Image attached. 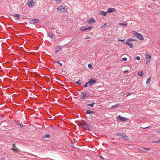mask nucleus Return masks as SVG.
<instances>
[{"label":"nucleus","mask_w":160,"mask_h":160,"mask_svg":"<svg viewBox=\"0 0 160 160\" xmlns=\"http://www.w3.org/2000/svg\"><path fill=\"white\" fill-rule=\"evenodd\" d=\"M127 41H128L127 42H131L133 41H137V40L136 39H133L132 38H131L128 39Z\"/></svg>","instance_id":"20"},{"label":"nucleus","mask_w":160,"mask_h":160,"mask_svg":"<svg viewBox=\"0 0 160 160\" xmlns=\"http://www.w3.org/2000/svg\"><path fill=\"white\" fill-rule=\"evenodd\" d=\"M160 142V140L158 141H157V142Z\"/></svg>","instance_id":"45"},{"label":"nucleus","mask_w":160,"mask_h":160,"mask_svg":"<svg viewBox=\"0 0 160 160\" xmlns=\"http://www.w3.org/2000/svg\"><path fill=\"white\" fill-rule=\"evenodd\" d=\"M79 126L82 127V128L87 129L88 130H89V124L87 123L86 122L82 121V123L81 125Z\"/></svg>","instance_id":"2"},{"label":"nucleus","mask_w":160,"mask_h":160,"mask_svg":"<svg viewBox=\"0 0 160 160\" xmlns=\"http://www.w3.org/2000/svg\"><path fill=\"white\" fill-rule=\"evenodd\" d=\"M127 24L126 22H121V27L122 26L123 28L127 27Z\"/></svg>","instance_id":"18"},{"label":"nucleus","mask_w":160,"mask_h":160,"mask_svg":"<svg viewBox=\"0 0 160 160\" xmlns=\"http://www.w3.org/2000/svg\"><path fill=\"white\" fill-rule=\"evenodd\" d=\"M86 92H82V96L80 98L81 99H85L86 97H87V96L86 95Z\"/></svg>","instance_id":"11"},{"label":"nucleus","mask_w":160,"mask_h":160,"mask_svg":"<svg viewBox=\"0 0 160 160\" xmlns=\"http://www.w3.org/2000/svg\"><path fill=\"white\" fill-rule=\"evenodd\" d=\"M131 95V93L130 92H128L127 94V96H129V95Z\"/></svg>","instance_id":"43"},{"label":"nucleus","mask_w":160,"mask_h":160,"mask_svg":"<svg viewBox=\"0 0 160 160\" xmlns=\"http://www.w3.org/2000/svg\"><path fill=\"white\" fill-rule=\"evenodd\" d=\"M96 81L95 79L91 78L89 80V81L88 82V83H89V85L91 86L93 84L95 83H96Z\"/></svg>","instance_id":"5"},{"label":"nucleus","mask_w":160,"mask_h":160,"mask_svg":"<svg viewBox=\"0 0 160 160\" xmlns=\"http://www.w3.org/2000/svg\"><path fill=\"white\" fill-rule=\"evenodd\" d=\"M86 113L87 114H90L91 113L92 114H93V113H95V112L94 111H91L90 110H87L86 111Z\"/></svg>","instance_id":"19"},{"label":"nucleus","mask_w":160,"mask_h":160,"mask_svg":"<svg viewBox=\"0 0 160 160\" xmlns=\"http://www.w3.org/2000/svg\"><path fill=\"white\" fill-rule=\"evenodd\" d=\"M57 10L58 11H61L62 12H64L67 10V9L65 6H60L57 8Z\"/></svg>","instance_id":"3"},{"label":"nucleus","mask_w":160,"mask_h":160,"mask_svg":"<svg viewBox=\"0 0 160 160\" xmlns=\"http://www.w3.org/2000/svg\"><path fill=\"white\" fill-rule=\"evenodd\" d=\"M157 132L160 133V130L159 131Z\"/></svg>","instance_id":"46"},{"label":"nucleus","mask_w":160,"mask_h":160,"mask_svg":"<svg viewBox=\"0 0 160 160\" xmlns=\"http://www.w3.org/2000/svg\"><path fill=\"white\" fill-rule=\"evenodd\" d=\"M151 78L149 77L147 79V82H146V83L147 84H149L150 83V82H151Z\"/></svg>","instance_id":"23"},{"label":"nucleus","mask_w":160,"mask_h":160,"mask_svg":"<svg viewBox=\"0 0 160 160\" xmlns=\"http://www.w3.org/2000/svg\"><path fill=\"white\" fill-rule=\"evenodd\" d=\"M117 118L118 119H119V120H120V115H119L118 116Z\"/></svg>","instance_id":"42"},{"label":"nucleus","mask_w":160,"mask_h":160,"mask_svg":"<svg viewBox=\"0 0 160 160\" xmlns=\"http://www.w3.org/2000/svg\"><path fill=\"white\" fill-rule=\"evenodd\" d=\"M75 83L77 84L80 85L82 83V81L80 80H79L76 81Z\"/></svg>","instance_id":"24"},{"label":"nucleus","mask_w":160,"mask_h":160,"mask_svg":"<svg viewBox=\"0 0 160 160\" xmlns=\"http://www.w3.org/2000/svg\"><path fill=\"white\" fill-rule=\"evenodd\" d=\"M13 148H12V150L15 152H17L19 151V150L15 147V145L14 144H13Z\"/></svg>","instance_id":"16"},{"label":"nucleus","mask_w":160,"mask_h":160,"mask_svg":"<svg viewBox=\"0 0 160 160\" xmlns=\"http://www.w3.org/2000/svg\"><path fill=\"white\" fill-rule=\"evenodd\" d=\"M143 74V72L142 71L139 72L138 73V75L139 76H142V75Z\"/></svg>","instance_id":"28"},{"label":"nucleus","mask_w":160,"mask_h":160,"mask_svg":"<svg viewBox=\"0 0 160 160\" xmlns=\"http://www.w3.org/2000/svg\"><path fill=\"white\" fill-rule=\"evenodd\" d=\"M13 16L16 17V19L17 20H19L20 19V16L19 14H16L13 15Z\"/></svg>","instance_id":"21"},{"label":"nucleus","mask_w":160,"mask_h":160,"mask_svg":"<svg viewBox=\"0 0 160 160\" xmlns=\"http://www.w3.org/2000/svg\"><path fill=\"white\" fill-rule=\"evenodd\" d=\"M50 136L49 134H46V135H45L43 137L44 138H50Z\"/></svg>","instance_id":"26"},{"label":"nucleus","mask_w":160,"mask_h":160,"mask_svg":"<svg viewBox=\"0 0 160 160\" xmlns=\"http://www.w3.org/2000/svg\"><path fill=\"white\" fill-rule=\"evenodd\" d=\"M62 50V48L61 46H59L55 48V53L56 54L58 52Z\"/></svg>","instance_id":"8"},{"label":"nucleus","mask_w":160,"mask_h":160,"mask_svg":"<svg viewBox=\"0 0 160 160\" xmlns=\"http://www.w3.org/2000/svg\"><path fill=\"white\" fill-rule=\"evenodd\" d=\"M148 127H146V128H143V129H145V128H148Z\"/></svg>","instance_id":"47"},{"label":"nucleus","mask_w":160,"mask_h":160,"mask_svg":"<svg viewBox=\"0 0 160 160\" xmlns=\"http://www.w3.org/2000/svg\"><path fill=\"white\" fill-rule=\"evenodd\" d=\"M96 22L95 20L93 18H91L90 19H89L88 21V23L90 24L92 23V22L93 23H95Z\"/></svg>","instance_id":"13"},{"label":"nucleus","mask_w":160,"mask_h":160,"mask_svg":"<svg viewBox=\"0 0 160 160\" xmlns=\"http://www.w3.org/2000/svg\"><path fill=\"white\" fill-rule=\"evenodd\" d=\"M63 72H65V70L63 71Z\"/></svg>","instance_id":"51"},{"label":"nucleus","mask_w":160,"mask_h":160,"mask_svg":"<svg viewBox=\"0 0 160 160\" xmlns=\"http://www.w3.org/2000/svg\"><path fill=\"white\" fill-rule=\"evenodd\" d=\"M120 41V39H118V41Z\"/></svg>","instance_id":"48"},{"label":"nucleus","mask_w":160,"mask_h":160,"mask_svg":"<svg viewBox=\"0 0 160 160\" xmlns=\"http://www.w3.org/2000/svg\"><path fill=\"white\" fill-rule=\"evenodd\" d=\"M88 67L90 69H91L93 68V67L91 63L89 64H88Z\"/></svg>","instance_id":"27"},{"label":"nucleus","mask_w":160,"mask_h":160,"mask_svg":"<svg viewBox=\"0 0 160 160\" xmlns=\"http://www.w3.org/2000/svg\"><path fill=\"white\" fill-rule=\"evenodd\" d=\"M17 124L18 125L20 126L21 127H23V125L22 124H21L19 122H17Z\"/></svg>","instance_id":"30"},{"label":"nucleus","mask_w":160,"mask_h":160,"mask_svg":"<svg viewBox=\"0 0 160 160\" xmlns=\"http://www.w3.org/2000/svg\"><path fill=\"white\" fill-rule=\"evenodd\" d=\"M100 157H101V158H103L102 156Z\"/></svg>","instance_id":"50"},{"label":"nucleus","mask_w":160,"mask_h":160,"mask_svg":"<svg viewBox=\"0 0 160 160\" xmlns=\"http://www.w3.org/2000/svg\"><path fill=\"white\" fill-rule=\"evenodd\" d=\"M54 62L56 63H58V64H59L60 65V66H62V63L60 62L59 61H57V60H55L54 61Z\"/></svg>","instance_id":"25"},{"label":"nucleus","mask_w":160,"mask_h":160,"mask_svg":"<svg viewBox=\"0 0 160 160\" xmlns=\"http://www.w3.org/2000/svg\"><path fill=\"white\" fill-rule=\"evenodd\" d=\"M89 84V83H88V82H87L83 86L84 87H87L88 86V84Z\"/></svg>","instance_id":"35"},{"label":"nucleus","mask_w":160,"mask_h":160,"mask_svg":"<svg viewBox=\"0 0 160 160\" xmlns=\"http://www.w3.org/2000/svg\"><path fill=\"white\" fill-rule=\"evenodd\" d=\"M128 69H127L126 70H125L124 71V73H127V72H128Z\"/></svg>","instance_id":"38"},{"label":"nucleus","mask_w":160,"mask_h":160,"mask_svg":"<svg viewBox=\"0 0 160 160\" xmlns=\"http://www.w3.org/2000/svg\"><path fill=\"white\" fill-rule=\"evenodd\" d=\"M127 60V58H123L122 59V60L123 61H126Z\"/></svg>","instance_id":"34"},{"label":"nucleus","mask_w":160,"mask_h":160,"mask_svg":"<svg viewBox=\"0 0 160 160\" xmlns=\"http://www.w3.org/2000/svg\"><path fill=\"white\" fill-rule=\"evenodd\" d=\"M124 40L123 39H121V42H124Z\"/></svg>","instance_id":"44"},{"label":"nucleus","mask_w":160,"mask_h":160,"mask_svg":"<svg viewBox=\"0 0 160 160\" xmlns=\"http://www.w3.org/2000/svg\"><path fill=\"white\" fill-rule=\"evenodd\" d=\"M39 22V20L38 19H33L31 20L30 23L32 24H36L38 23Z\"/></svg>","instance_id":"6"},{"label":"nucleus","mask_w":160,"mask_h":160,"mask_svg":"<svg viewBox=\"0 0 160 160\" xmlns=\"http://www.w3.org/2000/svg\"><path fill=\"white\" fill-rule=\"evenodd\" d=\"M107 25L106 24H104V25L102 27V28H105L106 27Z\"/></svg>","instance_id":"33"},{"label":"nucleus","mask_w":160,"mask_h":160,"mask_svg":"<svg viewBox=\"0 0 160 160\" xmlns=\"http://www.w3.org/2000/svg\"><path fill=\"white\" fill-rule=\"evenodd\" d=\"M116 11V9L114 8H110L108 9L107 10V13H111L115 12Z\"/></svg>","instance_id":"7"},{"label":"nucleus","mask_w":160,"mask_h":160,"mask_svg":"<svg viewBox=\"0 0 160 160\" xmlns=\"http://www.w3.org/2000/svg\"><path fill=\"white\" fill-rule=\"evenodd\" d=\"M35 3L32 0H29L28 3V5L29 7H31L34 6Z\"/></svg>","instance_id":"9"},{"label":"nucleus","mask_w":160,"mask_h":160,"mask_svg":"<svg viewBox=\"0 0 160 160\" xmlns=\"http://www.w3.org/2000/svg\"><path fill=\"white\" fill-rule=\"evenodd\" d=\"M129 119L128 118L123 117L121 116V121L122 122H126Z\"/></svg>","instance_id":"15"},{"label":"nucleus","mask_w":160,"mask_h":160,"mask_svg":"<svg viewBox=\"0 0 160 160\" xmlns=\"http://www.w3.org/2000/svg\"><path fill=\"white\" fill-rule=\"evenodd\" d=\"M107 11L106 12L103 11H101L99 12V14L100 15L105 16L107 14Z\"/></svg>","instance_id":"17"},{"label":"nucleus","mask_w":160,"mask_h":160,"mask_svg":"<svg viewBox=\"0 0 160 160\" xmlns=\"http://www.w3.org/2000/svg\"><path fill=\"white\" fill-rule=\"evenodd\" d=\"M53 0L55 2H56L57 3H60L62 1L61 0Z\"/></svg>","instance_id":"32"},{"label":"nucleus","mask_w":160,"mask_h":160,"mask_svg":"<svg viewBox=\"0 0 160 160\" xmlns=\"http://www.w3.org/2000/svg\"><path fill=\"white\" fill-rule=\"evenodd\" d=\"M136 58L138 60H140V58L139 56H137L136 57Z\"/></svg>","instance_id":"36"},{"label":"nucleus","mask_w":160,"mask_h":160,"mask_svg":"<svg viewBox=\"0 0 160 160\" xmlns=\"http://www.w3.org/2000/svg\"><path fill=\"white\" fill-rule=\"evenodd\" d=\"M121 137L123 139H126V140H128L129 139V137L126 136L125 134H121Z\"/></svg>","instance_id":"14"},{"label":"nucleus","mask_w":160,"mask_h":160,"mask_svg":"<svg viewBox=\"0 0 160 160\" xmlns=\"http://www.w3.org/2000/svg\"><path fill=\"white\" fill-rule=\"evenodd\" d=\"M48 36L49 37L51 38L53 37V35L50 33H48Z\"/></svg>","instance_id":"29"},{"label":"nucleus","mask_w":160,"mask_h":160,"mask_svg":"<svg viewBox=\"0 0 160 160\" xmlns=\"http://www.w3.org/2000/svg\"><path fill=\"white\" fill-rule=\"evenodd\" d=\"M118 104H117V105H113V106H112L111 107L112 108H116V107H117L118 106Z\"/></svg>","instance_id":"37"},{"label":"nucleus","mask_w":160,"mask_h":160,"mask_svg":"<svg viewBox=\"0 0 160 160\" xmlns=\"http://www.w3.org/2000/svg\"><path fill=\"white\" fill-rule=\"evenodd\" d=\"M71 147L72 148H74V146L73 143H72V144L71 145Z\"/></svg>","instance_id":"41"},{"label":"nucleus","mask_w":160,"mask_h":160,"mask_svg":"<svg viewBox=\"0 0 160 160\" xmlns=\"http://www.w3.org/2000/svg\"><path fill=\"white\" fill-rule=\"evenodd\" d=\"M128 41H126V42H123V43H125L128 45V46L130 48H132L133 47L132 44L130 42H127Z\"/></svg>","instance_id":"12"},{"label":"nucleus","mask_w":160,"mask_h":160,"mask_svg":"<svg viewBox=\"0 0 160 160\" xmlns=\"http://www.w3.org/2000/svg\"><path fill=\"white\" fill-rule=\"evenodd\" d=\"M146 63L150 62L151 61V56L150 54H146Z\"/></svg>","instance_id":"4"},{"label":"nucleus","mask_w":160,"mask_h":160,"mask_svg":"<svg viewBox=\"0 0 160 160\" xmlns=\"http://www.w3.org/2000/svg\"><path fill=\"white\" fill-rule=\"evenodd\" d=\"M139 150L141 151H143L144 150V148H143L142 147H140L138 148Z\"/></svg>","instance_id":"31"},{"label":"nucleus","mask_w":160,"mask_h":160,"mask_svg":"<svg viewBox=\"0 0 160 160\" xmlns=\"http://www.w3.org/2000/svg\"><path fill=\"white\" fill-rule=\"evenodd\" d=\"M92 28V27H89L88 28L85 27H82L81 28V31H84L88 30H90Z\"/></svg>","instance_id":"10"},{"label":"nucleus","mask_w":160,"mask_h":160,"mask_svg":"<svg viewBox=\"0 0 160 160\" xmlns=\"http://www.w3.org/2000/svg\"><path fill=\"white\" fill-rule=\"evenodd\" d=\"M150 150V148H144V150Z\"/></svg>","instance_id":"40"},{"label":"nucleus","mask_w":160,"mask_h":160,"mask_svg":"<svg viewBox=\"0 0 160 160\" xmlns=\"http://www.w3.org/2000/svg\"><path fill=\"white\" fill-rule=\"evenodd\" d=\"M88 42H89V41H90V40H88Z\"/></svg>","instance_id":"49"},{"label":"nucleus","mask_w":160,"mask_h":160,"mask_svg":"<svg viewBox=\"0 0 160 160\" xmlns=\"http://www.w3.org/2000/svg\"><path fill=\"white\" fill-rule=\"evenodd\" d=\"M96 104V103L94 102H92L91 104H87V106H90L91 107H93L94 105Z\"/></svg>","instance_id":"22"},{"label":"nucleus","mask_w":160,"mask_h":160,"mask_svg":"<svg viewBox=\"0 0 160 160\" xmlns=\"http://www.w3.org/2000/svg\"><path fill=\"white\" fill-rule=\"evenodd\" d=\"M132 32L134 35L138 39L140 40H144V39L143 38V36L139 33L135 31H133Z\"/></svg>","instance_id":"1"},{"label":"nucleus","mask_w":160,"mask_h":160,"mask_svg":"<svg viewBox=\"0 0 160 160\" xmlns=\"http://www.w3.org/2000/svg\"><path fill=\"white\" fill-rule=\"evenodd\" d=\"M90 38V37L89 36H87L86 38H85V39H88Z\"/></svg>","instance_id":"39"}]
</instances>
